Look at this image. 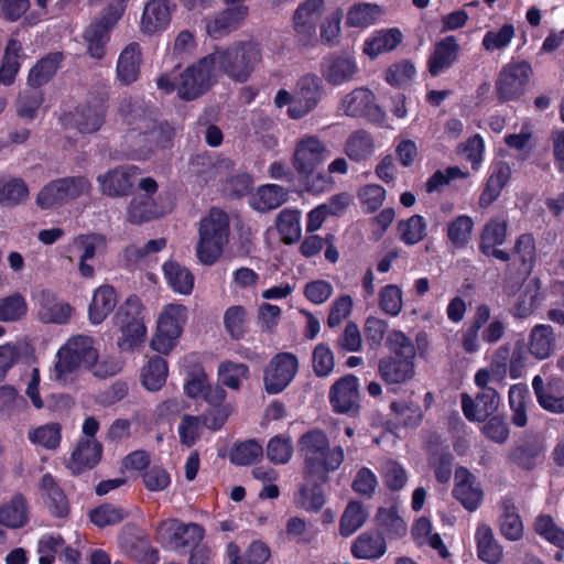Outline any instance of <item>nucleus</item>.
<instances>
[{"mask_svg": "<svg viewBox=\"0 0 564 564\" xmlns=\"http://www.w3.org/2000/svg\"><path fill=\"white\" fill-rule=\"evenodd\" d=\"M329 155L326 144L316 135H305L296 142L292 164L308 192L322 193L330 187L332 178L321 169Z\"/></svg>", "mask_w": 564, "mask_h": 564, "instance_id": "nucleus-1", "label": "nucleus"}, {"mask_svg": "<svg viewBox=\"0 0 564 564\" xmlns=\"http://www.w3.org/2000/svg\"><path fill=\"white\" fill-rule=\"evenodd\" d=\"M299 449L304 459L305 477H315L323 481L327 474L339 468L344 460V449L330 446L327 434L313 429L299 440Z\"/></svg>", "mask_w": 564, "mask_h": 564, "instance_id": "nucleus-2", "label": "nucleus"}, {"mask_svg": "<svg viewBox=\"0 0 564 564\" xmlns=\"http://www.w3.org/2000/svg\"><path fill=\"white\" fill-rule=\"evenodd\" d=\"M217 73V66H215L212 55H208L188 66L178 76L169 73L162 74L156 79V87L166 95L176 90L181 99L189 101L210 88Z\"/></svg>", "mask_w": 564, "mask_h": 564, "instance_id": "nucleus-3", "label": "nucleus"}, {"mask_svg": "<svg viewBox=\"0 0 564 564\" xmlns=\"http://www.w3.org/2000/svg\"><path fill=\"white\" fill-rule=\"evenodd\" d=\"M121 112L127 123L135 126L134 129L140 131L138 148L133 150L135 159H145L156 149H163L170 144L173 138L171 127L167 124L156 126L140 106L132 108L131 101H124Z\"/></svg>", "mask_w": 564, "mask_h": 564, "instance_id": "nucleus-4", "label": "nucleus"}, {"mask_svg": "<svg viewBox=\"0 0 564 564\" xmlns=\"http://www.w3.org/2000/svg\"><path fill=\"white\" fill-rule=\"evenodd\" d=\"M96 360L94 340L84 335L73 336L57 350L50 378L66 383L78 369H89Z\"/></svg>", "mask_w": 564, "mask_h": 564, "instance_id": "nucleus-5", "label": "nucleus"}, {"mask_svg": "<svg viewBox=\"0 0 564 564\" xmlns=\"http://www.w3.org/2000/svg\"><path fill=\"white\" fill-rule=\"evenodd\" d=\"M321 95L319 77L307 74L299 79L293 94L286 89H279L273 101L279 109L288 107V117L296 120L308 115L317 106Z\"/></svg>", "mask_w": 564, "mask_h": 564, "instance_id": "nucleus-6", "label": "nucleus"}, {"mask_svg": "<svg viewBox=\"0 0 564 564\" xmlns=\"http://www.w3.org/2000/svg\"><path fill=\"white\" fill-rule=\"evenodd\" d=\"M212 55L217 72L223 70L231 78L245 82L261 59L258 43H238L225 51L217 50Z\"/></svg>", "mask_w": 564, "mask_h": 564, "instance_id": "nucleus-7", "label": "nucleus"}, {"mask_svg": "<svg viewBox=\"0 0 564 564\" xmlns=\"http://www.w3.org/2000/svg\"><path fill=\"white\" fill-rule=\"evenodd\" d=\"M128 0H112L102 13L91 21L83 32L87 46V54L94 59H101L106 55V47L110 41V33L121 19Z\"/></svg>", "mask_w": 564, "mask_h": 564, "instance_id": "nucleus-8", "label": "nucleus"}, {"mask_svg": "<svg viewBox=\"0 0 564 564\" xmlns=\"http://www.w3.org/2000/svg\"><path fill=\"white\" fill-rule=\"evenodd\" d=\"M490 307L485 303L475 307L470 324L462 335V346L467 354H475L479 350L480 330L481 339L486 344H496L503 337L505 323L498 317L490 319Z\"/></svg>", "mask_w": 564, "mask_h": 564, "instance_id": "nucleus-9", "label": "nucleus"}, {"mask_svg": "<svg viewBox=\"0 0 564 564\" xmlns=\"http://www.w3.org/2000/svg\"><path fill=\"white\" fill-rule=\"evenodd\" d=\"M115 324L121 333L118 338L121 350H132L141 345L147 335L141 301L135 296L128 297L119 306L115 315Z\"/></svg>", "mask_w": 564, "mask_h": 564, "instance_id": "nucleus-10", "label": "nucleus"}, {"mask_svg": "<svg viewBox=\"0 0 564 564\" xmlns=\"http://www.w3.org/2000/svg\"><path fill=\"white\" fill-rule=\"evenodd\" d=\"M187 307L178 303H171L162 308L155 335L151 340L153 350L167 355L176 346L187 321Z\"/></svg>", "mask_w": 564, "mask_h": 564, "instance_id": "nucleus-11", "label": "nucleus"}, {"mask_svg": "<svg viewBox=\"0 0 564 564\" xmlns=\"http://www.w3.org/2000/svg\"><path fill=\"white\" fill-rule=\"evenodd\" d=\"M532 66L528 61L510 62L503 65L495 82V94L499 104L520 100L527 90Z\"/></svg>", "mask_w": 564, "mask_h": 564, "instance_id": "nucleus-12", "label": "nucleus"}, {"mask_svg": "<svg viewBox=\"0 0 564 564\" xmlns=\"http://www.w3.org/2000/svg\"><path fill=\"white\" fill-rule=\"evenodd\" d=\"M184 384L185 394L192 399H200L209 405H218L225 401L227 393L219 386H210L204 367L195 357L184 358Z\"/></svg>", "mask_w": 564, "mask_h": 564, "instance_id": "nucleus-13", "label": "nucleus"}, {"mask_svg": "<svg viewBox=\"0 0 564 564\" xmlns=\"http://www.w3.org/2000/svg\"><path fill=\"white\" fill-rule=\"evenodd\" d=\"M415 348L402 332H390V382L405 381L413 375Z\"/></svg>", "mask_w": 564, "mask_h": 564, "instance_id": "nucleus-14", "label": "nucleus"}, {"mask_svg": "<svg viewBox=\"0 0 564 564\" xmlns=\"http://www.w3.org/2000/svg\"><path fill=\"white\" fill-rule=\"evenodd\" d=\"M299 369V360L291 352L275 355L264 370V389L270 394L282 392L294 379Z\"/></svg>", "mask_w": 564, "mask_h": 564, "instance_id": "nucleus-15", "label": "nucleus"}, {"mask_svg": "<svg viewBox=\"0 0 564 564\" xmlns=\"http://www.w3.org/2000/svg\"><path fill=\"white\" fill-rule=\"evenodd\" d=\"M340 108L347 116L365 117L376 123L381 122L384 118V110L379 104V97L364 87L346 95L341 100Z\"/></svg>", "mask_w": 564, "mask_h": 564, "instance_id": "nucleus-16", "label": "nucleus"}, {"mask_svg": "<svg viewBox=\"0 0 564 564\" xmlns=\"http://www.w3.org/2000/svg\"><path fill=\"white\" fill-rule=\"evenodd\" d=\"M140 175V169L132 164H123L108 170L97 176L100 192L110 197L127 196Z\"/></svg>", "mask_w": 564, "mask_h": 564, "instance_id": "nucleus-17", "label": "nucleus"}, {"mask_svg": "<svg viewBox=\"0 0 564 564\" xmlns=\"http://www.w3.org/2000/svg\"><path fill=\"white\" fill-rule=\"evenodd\" d=\"M532 389L541 409L553 414L564 413V380L556 376L543 379L536 375L532 379Z\"/></svg>", "mask_w": 564, "mask_h": 564, "instance_id": "nucleus-18", "label": "nucleus"}, {"mask_svg": "<svg viewBox=\"0 0 564 564\" xmlns=\"http://www.w3.org/2000/svg\"><path fill=\"white\" fill-rule=\"evenodd\" d=\"M236 163L221 155H197L192 161L193 172L206 184L212 183L223 187L227 178L234 173Z\"/></svg>", "mask_w": 564, "mask_h": 564, "instance_id": "nucleus-19", "label": "nucleus"}, {"mask_svg": "<svg viewBox=\"0 0 564 564\" xmlns=\"http://www.w3.org/2000/svg\"><path fill=\"white\" fill-rule=\"evenodd\" d=\"M500 395L495 388L485 389L475 399L468 393L460 394V404L465 417L469 422H485L499 408Z\"/></svg>", "mask_w": 564, "mask_h": 564, "instance_id": "nucleus-20", "label": "nucleus"}, {"mask_svg": "<svg viewBox=\"0 0 564 564\" xmlns=\"http://www.w3.org/2000/svg\"><path fill=\"white\" fill-rule=\"evenodd\" d=\"M334 411L344 414H355L359 411V380L352 375L337 380L329 392Z\"/></svg>", "mask_w": 564, "mask_h": 564, "instance_id": "nucleus-21", "label": "nucleus"}, {"mask_svg": "<svg viewBox=\"0 0 564 564\" xmlns=\"http://www.w3.org/2000/svg\"><path fill=\"white\" fill-rule=\"evenodd\" d=\"M106 247V238L99 234H87L75 237L69 248L79 253L78 271L83 278L90 279L95 275L94 267L88 262Z\"/></svg>", "mask_w": 564, "mask_h": 564, "instance_id": "nucleus-22", "label": "nucleus"}, {"mask_svg": "<svg viewBox=\"0 0 564 564\" xmlns=\"http://www.w3.org/2000/svg\"><path fill=\"white\" fill-rule=\"evenodd\" d=\"M143 64L142 47L137 42L126 45L119 53L116 64V78L124 86L135 83L141 75Z\"/></svg>", "mask_w": 564, "mask_h": 564, "instance_id": "nucleus-23", "label": "nucleus"}, {"mask_svg": "<svg viewBox=\"0 0 564 564\" xmlns=\"http://www.w3.org/2000/svg\"><path fill=\"white\" fill-rule=\"evenodd\" d=\"M170 0H149L143 9L140 30L145 35H154L166 30L171 22Z\"/></svg>", "mask_w": 564, "mask_h": 564, "instance_id": "nucleus-24", "label": "nucleus"}, {"mask_svg": "<svg viewBox=\"0 0 564 564\" xmlns=\"http://www.w3.org/2000/svg\"><path fill=\"white\" fill-rule=\"evenodd\" d=\"M453 496L469 511H475L481 503L482 491L476 486V477L466 467L460 466L455 471Z\"/></svg>", "mask_w": 564, "mask_h": 564, "instance_id": "nucleus-25", "label": "nucleus"}, {"mask_svg": "<svg viewBox=\"0 0 564 564\" xmlns=\"http://www.w3.org/2000/svg\"><path fill=\"white\" fill-rule=\"evenodd\" d=\"M324 9V0H306L299 4L293 15V28L297 36L310 39L315 34L316 23Z\"/></svg>", "mask_w": 564, "mask_h": 564, "instance_id": "nucleus-26", "label": "nucleus"}, {"mask_svg": "<svg viewBox=\"0 0 564 564\" xmlns=\"http://www.w3.org/2000/svg\"><path fill=\"white\" fill-rule=\"evenodd\" d=\"M510 178L511 167L509 163L505 161L496 162L479 195V207L482 209L489 208L499 198Z\"/></svg>", "mask_w": 564, "mask_h": 564, "instance_id": "nucleus-27", "label": "nucleus"}, {"mask_svg": "<svg viewBox=\"0 0 564 564\" xmlns=\"http://www.w3.org/2000/svg\"><path fill=\"white\" fill-rule=\"evenodd\" d=\"M102 455V445L96 438H82L72 453L67 467L73 474H80L95 467Z\"/></svg>", "mask_w": 564, "mask_h": 564, "instance_id": "nucleus-28", "label": "nucleus"}, {"mask_svg": "<svg viewBox=\"0 0 564 564\" xmlns=\"http://www.w3.org/2000/svg\"><path fill=\"white\" fill-rule=\"evenodd\" d=\"M105 107L102 105L88 106L75 112L65 113L62 123L66 128H76L82 133L97 131L104 122Z\"/></svg>", "mask_w": 564, "mask_h": 564, "instance_id": "nucleus-29", "label": "nucleus"}, {"mask_svg": "<svg viewBox=\"0 0 564 564\" xmlns=\"http://www.w3.org/2000/svg\"><path fill=\"white\" fill-rule=\"evenodd\" d=\"M459 45L454 35H447L435 44L427 61L429 73L435 77L449 68L458 57Z\"/></svg>", "mask_w": 564, "mask_h": 564, "instance_id": "nucleus-30", "label": "nucleus"}, {"mask_svg": "<svg viewBox=\"0 0 564 564\" xmlns=\"http://www.w3.org/2000/svg\"><path fill=\"white\" fill-rule=\"evenodd\" d=\"M248 7L239 4L206 19L205 30L212 37H220L235 29L247 15Z\"/></svg>", "mask_w": 564, "mask_h": 564, "instance_id": "nucleus-31", "label": "nucleus"}, {"mask_svg": "<svg viewBox=\"0 0 564 564\" xmlns=\"http://www.w3.org/2000/svg\"><path fill=\"white\" fill-rule=\"evenodd\" d=\"M357 72V62L349 54L330 56L323 65L324 77L333 85H343L351 80Z\"/></svg>", "mask_w": 564, "mask_h": 564, "instance_id": "nucleus-32", "label": "nucleus"}, {"mask_svg": "<svg viewBox=\"0 0 564 564\" xmlns=\"http://www.w3.org/2000/svg\"><path fill=\"white\" fill-rule=\"evenodd\" d=\"M30 513L25 498L15 495L0 503V525L7 529H21L29 523Z\"/></svg>", "mask_w": 564, "mask_h": 564, "instance_id": "nucleus-33", "label": "nucleus"}, {"mask_svg": "<svg viewBox=\"0 0 564 564\" xmlns=\"http://www.w3.org/2000/svg\"><path fill=\"white\" fill-rule=\"evenodd\" d=\"M512 254L517 257V272L525 280L533 271L536 262V245L534 236L530 232L521 234L517 237Z\"/></svg>", "mask_w": 564, "mask_h": 564, "instance_id": "nucleus-34", "label": "nucleus"}, {"mask_svg": "<svg viewBox=\"0 0 564 564\" xmlns=\"http://www.w3.org/2000/svg\"><path fill=\"white\" fill-rule=\"evenodd\" d=\"M119 543L124 553L143 564H155L159 560L158 552L150 546L148 541L135 534L134 531H123Z\"/></svg>", "mask_w": 564, "mask_h": 564, "instance_id": "nucleus-35", "label": "nucleus"}, {"mask_svg": "<svg viewBox=\"0 0 564 564\" xmlns=\"http://www.w3.org/2000/svg\"><path fill=\"white\" fill-rule=\"evenodd\" d=\"M118 303L116 291L112 286L105 284L97 288L93 294L88 308L89 321L98 325L113 311Z\"/></svg>", "mask_w": 564, "mask_h": 564, "instance_id": "nucleus-36", "label": "nucleus"}, {"mask_svg": "<svg viewBox=\"0 0 564 564\" xmlns=\"http://www.w3.org/2000/svg\"><path fill=\"white\" fill-rule=\"evenodd\" d=\"M509 223L503 215L490 217L479 232V252L502 246L508 237Z\"/></svg>", "mask_w": 564, "mask_h": 564, "instance_id": "nucleus-37", "label": "nucleus"}, {"mask_svg": "<svg viewBox=\"0 0 564 564\" xmlns=\"http://www.w3.org/2000/svg\"><path fill=\"white\" fill-rule=\"evenodd\" d=\"M527 347L534 358L539 360L549 358L555 348V336L552 326L546 324L535 325L530 332Z\"/></svg>", "mask_w": 564, "mask_h": 564, "instance_id": "nucleus-38", "label": "nucleus"}, {"mask_svg": "<svg viewBox=\"0 0 564 564\" xmlns=\"http://www.w3.org/2000/svg\"><path fill=\"white\" fill-rule=\"evenodd\" d=\"M377 144L370 133L365 130L352 132L346 140L344 151L354 162L369 160L376 152Z\"/></svg>", "mask_w": 564, "mask_h": 564, "instance_id": "nucleus-39", "label": "nucleus"}, {"mask_svg": "<svg viewBox=\"0 0 564 564\" xmlns=\"http://www.w3.org/2000/svg\"><path fill=\"white\" fill-rule=\"evenodd\" d=\"M288 191L276 184L260 186L250 197V205L258 212L278 208L286 202Z\"/></svg>", "mask_w": 564, "mask_h": 564, "instance_id": "nucleus-40", "label": "nucleus"}, {"mask_svg": "<svg viewBox=\"0 0 564 564\" xmlns=\"http://www.w3.org/2000/svg\"><path fill=\"white\" fill-rule=\"evenodd\" d=\"M229 218L228 215L218 208H213L204 216L198 226V235L217 238L219 240L229 241Z\"/></svg>", "mask_w": 564, "mask_h": 564, "instance_id": "nucleus-41", "label": "nucleus"}, {"mask_svg": "<svg viewBox=\"0 0 564 564\" xmlns=\"http://www.w3.org/2000/svg\"><path fill=\"white\" fill-rule=\"evenodd\" d=\"M474 228L475 221L470 216L458 215L446 224V238L455 249H466Z\"/></svg>", "mask_w": 564, "mask_h": 564, "instance_id": "nucleus-42", "label": "nucleus"}, {"mask_svg": "<svg viewBox=\"0 0 564 564\" xmlns=\"http://www.w3.org/2000/svg\"><path fill=\"white\" fill-rule=\"evenodd\" d=\"M163 274L169 286L176 293L187 295L194 288L192 272L176 261H167L163 264Z\"/></svg>", "mask_w": 564, "mask_h": 564, "instance_id": "nucleus-43", "label": "nucleus"}, {"mask_svg": "<svg viewBox=\"0 0 564 564\" xmlns=\"http://www.w3.org/2000/svg\"><path fill=\"white\" fill-rule=\"evenodd\" d=\"M167 373V362L160 356H152L141 369V383L149 391H158L165 383Z\"/></svg>", "mask_w": 564, "mask_h": 564, "instance_id": "nucleus-44", "label": "nucleus"}, {"mask_svg": "<svg viewBox=\"0 0 564 564\" xmlns=\"http://www.w3.org/2000/svg\"><path fill=\"white\" fill-rule=\"evenodd\" d=\"M72 311L69 304L57 300L48 292H43L39 308V317L42 322L65 323L69 318Z\"/></svg>", "mask_w": 564, "mask_h": 564, "instance_id": "nucleus-45", "label": "nucleus"}, {"mask_svg": "<svg viewBox=\"0 0 564 564\" xmlns=\"http://www.w3.org/2000/svg\"><path fill=\"white\" fill-rule=\"evenodd\" d=\"M386 542L380 531L362 533L351 545V553L357 558H375L384 553Z\"/></svg>", "mask_w": 564, "mask_h": 564, "instance_id": "nucleus-46", "label": "nucleus"}, {"mask_svg": "<svg viewBox=\"0 0 564 564\" xmlns=\"http://www.w3.org/2000/svg\"><path fill=\"white\" fill-rule=\"evenodd\" d=\"M249 378V368L242 362L231 360L221 361L217 369L219 387H227L231 390H239L242 382Z\"/></svg>", "mask_w": 564, "mask_h": 564, "instance_id": "nucleus-47", "label": "nucleus"}, {"mask_svg": "<svg viewBox=\"0 0 564 564\" xmlns=\"http://www.w3.org/2000/svg\"><path fill=\"white\" fill-rule=\"evenodd\" d=\"M28 311V301L20 292L0 297V322L2 323L20 322L26 316Z\"/></svg>", "mask_w": 564, "mask_h": 564, "instance_id": "nucleus-48", "label": "nucleus"}, {"mask_svg": "<svg viewBox=\"0 0 564 564\" xmlns=\"http://www.w3.org/2000/svg\"><path fill=\"white\" fill-rule=\"evenodd\" d=\"M543 445L536 441L517 445L509 453V460L518 467L532 470L536 466L538 458L543 454Z\"/></svg>", "mask_w": 564, "mask_h": 564, "instance_id": "nucleus-49", "label": "nucleus"}, {"mask_svg": "<svg viewBox=\"0 0 564 564\" xmlns=\"http://www.w3.org/2000/svg\"><path fill=\"white\" fill-rule=\"evenodd\" d=\"M28 438L35 446L55 449L62 440V427L54 422L39 425L29 430Z\"/></svg>", "mask_w": 564, "mask_h": 564, "instance_id": "nucleus-50", "label": "nucleus"}, {"mask_svg": "<svg viewBox=\"0 0 564 564\" xmlns=\"http://www.w3.org/2000/svg\"><path fill=\"white\" fill-rule=\"evenodd\" d=\"M22 44L14 37L10 39L0 66V82L3 85H11L20 69V52Z\"/></svg>", "mask_w": 564, "mask_h": 564, "instance_id": "nucleus-51", "label": "nucleus"}, {"mask_svg": "<svg viewBox=\"0 0 564 564\" xmlns=\"http://www.w3.org/2000/svg\"><path fill=\"white\" fill-rule=\"evenodd\" d=\"M41 490L42 495L46 498L48 508L55 516L64 517L67 514V500L51 475L46 474L43 476L41 480Z\"/></svg>", "mask_w": 564, "mask_h": 564, "instance_id": "nucleus-52", "label": "nucleus"}, {"mask_svg": "<svg viewBox=\"0 0 564 564\" xmlns=\"http://www.w3.org/2000/svg\"><path fill=\"white\" fill-rule=\"evenodd\" d=\"M276 229L285 243L297 241L302 232L300 212L294 209L280 212L276 218Z\"/></svg>", "mask_w": 564, "mask_h": 564, "instance_id": "nucleus-53", "label": "nucleus"}, {"mask_svg": "<svg viewBox=\"0 0 564 564\" xmlns=\"http://www.w3.org/2000/svg\"><path fill=\"white\" fill-rule=\"evenodd\" d=\"M29 194L25 183L21 178L10 175H0V203L14 206L22 203Z\"/></svg>", "mask_w": 564, "mask_h": 564, "instance_id": "nucleus-54", "label": "nucleus"}, {"mask_svg": "<svg viewBox=\"0 0 564 564\" xmlns=\"http://www.w3.org/2000/svg\"><path fill=\"white\" fill-rule=\"evenodd\" d=\"M227 243L228 242L217 238L208 237L206 235H198V240L195 248L198 261L204 265H213L224 253Z\"/></svg>", "mask_w": 564, "mask_h": 564, "instance_id": "nucleus-55", "label": "nucleus"}, {"mask_svg": "<svg viewBox=\"0 0 564 564\" xmlns=\"http://www.w3.org/2000/svg\"><path fill=\"white\" fill-rule=\"evenodd\" d=\"M380 9L370 3H357L349 8L346 23L351 28L366 29L372 25L380 17Z\"/></svg>", "mask_w": 564, "mask_h": 564, "instance_id": "nucleus-56", "label": "nucleus"}, {"mask_svg": "<svg viewBox=\"0 0 564 564\" xmlns=\"http://www.w3.org/2000/svg\"><path fill=\"white\" fill-rule=\"evenodd\" d=\"M57 185L61 188V195L64 205L88 195L91 189V184L88 178L84 176H70L57 180Z\"/></svg>", "mask_w": 564, "mask_h": 564, "instance_id": "nucleus-57", "label": "nucleus"}, {"mask_svg": "<svg viewBox=\"0 0 564 564\" xmlns=\"http://www.w3.org/2000/svg\"><path fill=\"white\" fill-rule=\"evenodd\" d=\"M398 230L401 240L412 246L426 236V223L423 216L412 215L409 219L399 223Z\"/></svg>", "mask_w": 564, "mask_h": 564, "instance_id": "nucleus-58", "label": "nucleus"}, {"mask_svg": "<svg viewBox=\"0 0 564 564\" xmlns=\"http://www.w3.org/2000/svg\"><path fill=\"white\" fill-rule=\"evenodd\" d=\"M127 217L132 224H142L162 217V210L151 208L150 196H135L128 207Z\"/></svg>", "mask_w": 564, "mask_h": 564, "instance_id": "nucleus-59", "label": "nucleus"}, {"mask_svg": "<svg viewBox=\"0 0 564 564\" xmlns=\"http://www.w3.org/2000/svg\"><path fill=\"white\" fill-rule=\"evenodd\" d=\"M478 557L489 564H496L502 556V549L494 539L492 531H476Z\"/></svg>", "mask_w": 564, "mask_h": 564, "instance_id": "nucleus-60", "label": "nucleus"}, {"mask_svg": "<svg viewBox=\"0 0 564 564\" xmlns=\"http://www.w3.org/2000/svg\"><path fill=\"white\" fill-rule=\"evenodd\" d=\"M224 325L231 338H241L248 325V313L243 306L235 305L226 310Z\"/></svg>", "mask_w": 564, "mask_h": 564, "instance_id": "nucleus-61", "label": "nucleus"}, {"mask_svg": "<svg viewBox=\"0 0 564 564\" xmlns=\"http://www.w3.org/2000/svg\"><path fill=\"white\" fill-rule=\"evenodd\" d=\"M204 422L199 416L184 415L177 426V434L182 445L192 447L202 436Z\"/></svg>", "mask_w": 564, "mask_h": 564, "instance_id": "nucleus-62", "label": "nucleus"}, {"mask_svg": "<svg viewBox=\"0 0 564 564\" xmlns=\"http://www.w3.org/2000/svg\"><path fill=\"white\" fill-rule=\"evenodd\" d=\"M59 54L48 55L42 58L29 74V84L33 87L45 84L57 70Z\"/></svg>", "mask_w": 564, "mask_h": 564, "instance_id": "nucleus-63", "label": "nucleus"}, {"mask_svg": "<svg viewBox=\"0 0 564 564\" xmlns=\"http://www.w3.org/2000/svg\"><path fill=\"white\" fill-rule=\"evenodd\" d=\"M293 442L289 436L272 437L267 445V457L273 464H286L293 455Z\"/></svg>", "mask_w": 564, "mask_h": 564, "instance_id": "nucleus-64", "label": "nucleus"}]
</instances>
